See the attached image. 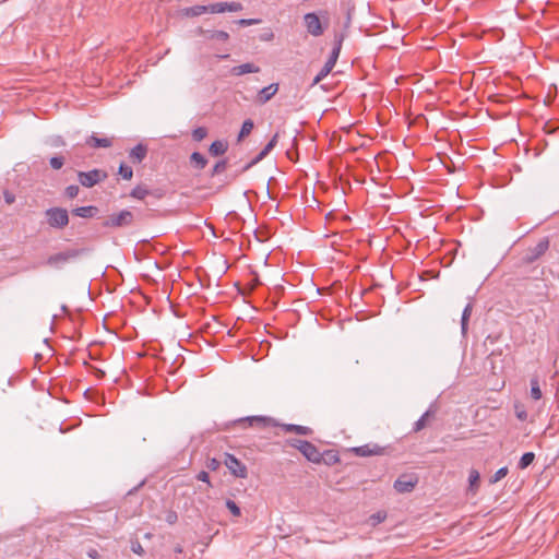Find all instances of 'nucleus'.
I'll return each instance as SVG.
<instances>
[{
    "instance_id": "obj_15",
    "label": "nucleus",
    "mask_w": 559,
    "mask_h": 559,
    "mask_svg": "<svg viewBox=\"0 0 559 559\" xmlns=\"http://www.w3.org/2000/svg\"><path fill=\"white\" fill-rule=\"evenodd\" d=\"M353 451L359 456H371L382 453V449L378 445H373L372 448L369 445L357 447L354 448Z\"/></svg>"
},
{
    "instance_id": "obj_1",
    "label": "nucleus",
    "mask_w": 559,
    "mask_h": 559,
    "mask_svg": "<svg viewBox=\"0 0 559 559\" xmlns=\"http://www.w3.org/2000/svg\"><path fill=\"white\" fill-rule=\"evenodd\" d=\"M242 10L240 2H217L209 5H193L180 11L185 17H197L206 13L218 14L225 12H239Z\"/></svg>"
},
{
    "instance_id": "obj_33",
    "label": "nucleus",
    "mask_w": 559,
    "mask_h": 559,
    "mask_svg": "<svg viewBox=\"0 0 559 559\" xmlns=\"http://www.w3.org/2000/svg\"><path fill=\"white\" fill-rule=\"evenodd\" d=\"M249 421H250L251 426H254V425L266 426L270 424L271 420L265 417L253 416V417L249 418Z\"/></svg>"
},
{
    "instance_id": "obj_12",
    "label": "nucleus",
    "mask_w": 559,
    "mask_h": 559,
    "mask_svg": "<svg viewBox=\"0 0 559 559\" xmlns=\"http://www.w3.org/2000/svg\"><path fill=\"white\" fill-rule=\"evenodd\" d=\"M278 139V134L275 133L270 142L265 145V147L258 154V156L246 167L248 169L250 166L262 160L276 145Z\"/></svg>"
},
{
    "instance_id": "obj_45",
    "label": "nucleus",
    "mask_w": 559,
    "mask_h": 559,
    "mask_svg": "<svg viewBox=\"0 0 559 559\" xmlns=\"http://www.w3.org/2000/svg\"><path fill=\"white\" fill-rule=\"evenodd\" d=\"M4 200L8 204H12L15 201V197L12 193L5 192Z\"/></svg>"
},
{
    "instance_id": "obj_5",
    "label": "nucleus",
    "mask_w": 559,
    "mask_h": 559,
    "mask_svg": "<svg viewBox=\"0 0 559 559\" xmlns=\"http://www.w3.org/2000/svg\"><path fill=\"white\" fill-rule=\"evenodd\" d=\"M224 463L229 472L238 478H246L248 476L247 467L233 454H225Z\"/></svg>"
},
{
    "instance_id": "obj_19",
    "label": "nucleus",
    "mask_w": 559,
    "mask_h": 559,
    "mask_svg": "<svg viewBox=\"0 0 559 559\" xmlns=\"http://www.w3.org/2000/svg\"><path fill=\"white\" fill-rule=\"evenodd\" d=\"M284 429L287 432H295V433L301 435V436H308V435L311 433V429L309 427H306V426L285 425Z\"/></svg>"
},
{
    "instance_id": "obj_43",
    "label": "nucleus",
    "mask_w": 559,
    "mask_h": 559,
    "mask_svg": "<svg viewBox=\"0 0 559 559\" xmlns=\"http://www.w3.org/2000/svg\"><path fill=\"white\" fill-rule=\"evenodd\" d=\"M219 464H221L219 461H217L216 459H212L207 463V467L212 471H216L219 467Z\"/></svg>"
},
{
    "instance_id": "obj_30",
    "label": "nucleus",
    "mask_w": 559,
    "mask_h": 559,
    "mask_svg": "<svg viewBox=\"0 0 559 559\" xmlns=\"http://www.w3.org/2000/svg\"><path fill=\"white\" fill-rule=\"evenodd\" d=\"M508 472H509V471H508V467H501V468H499V469L495 473V475L490 478V483H491V484H496V483H498L499 480H501L503 477H506V476H507Z\"/></svg>"
},
{
    "instance_id": "obj_14",
    "label": "nucleus",
    "mask_w": 559,
    "mask_h": 559,
    "mask_svg": "<svg viewBox=\"0 0 559 559\" xmlns=\"http://www.w3.org/2000/svg\"><path fill=\"white\" fill-rule=\"evenodd\" d=\"M259 71H260V68L250 62L243 63L240 66H236L231 69V73L237 76L243 75L247 73H258Z\"/></svg>"
},
{
    "instance_id": "obj_25",
    "label": "nucleus",
    "mask_w": 559,
    "mask_h": 559,
    "mask_svg": "<svg viewBox=\"0 0 559 559\" xmlns=\"http://www.w3.org/2000/svg\"><path fill=\"white\" fill-rule=\"evenodd\" d=\"M386 519V513L384 511H379L374 514H372L370 518H369V523L372 525V526H376L378 525L379 523L383 522L384 520Z\"/></svg>"
},
{
    "instance_id": "obj_42",
    "label": "nucleus",
    "mask_w": 559,
    "mask_h": 559,
    "mask_svg": "<svg viewBox=\"0 0 559 559\" xmlns=\"http://www.w3.org/2000/svg\"><path fill=\"white\" fill-rule=\"evenodd\" d=\"M197 478L203 483H206L210 487L212 486L211 485V481H210V476L206 472L202 471L200 472L198 475H197Z\"/></svg>"
},
{
    "instance_id": "obj_34",
    "label": "nucleus",
    "mask_w": 559,
    "mask_h": 559,
    "mask_svg": "<svg viewBox=\"0 0 559 559\" xmlns=\"http://www.w3.org/2000/svg\"><path fill=\"white\" fill-rule=\"evenodd\" d=\"M207 134V130L203 127H199L193 130L192 136L195 141H202Z\"/></svg>"
},
{
    "instance_id": "obj_32",
    "label": "nucleus",
    "mask_w": 559,
    "mask_h": 559,
    "mask_svg": "<svg viewBox=\"0 0 559 559\" xmlns=\"http://www.w3.org/2000/svg\"><path fill=\"white\" fill-rule=\"evenodd\" d=\"M547 249H548V240L539 241L534 249L535 250L534 258H537V257L544 254Z\"/></svg>"
},
{
    "instance_id": "obj_10",
    "label": "nucleus",
    "mask_w": 559,
    "mask_h": 559,
    "mask_svg": "<svg viewBox=\"0 0 559 559\" xmlns=\"http://www.w3.org/2000/svg\"><path fill=\"white\" fill-rule=\"evenodd\" d=\"M277 91H278L277 83H273L266 87H263L258 94V102L260 104H265L277 93Z\"/></svg>"
},
{
    "instance_id": "obj_3",
    "label": "nucleus",
    "mask_w": 559,
    "mask_h": 559,
    "mask_svg": "<svg viewBox=\"0 0 559 559\" xmlns=\"http://www.w3.org/2000/svg\"><path fill=\"white\" fill-rule=\"evenodd\" d=\"M133 223V214L129 210H122L119 213L111 214L103 222L104 227L119 228L130 226Z\"/></svg>"
},
{
    "instance_id": "obj_37",
    "label": "nucleus",
    "mask_w": 559,
    "mask_h": 559,
    "mask_svg": "<svg viewBox=\"0 0 559 559\" xmlns=\"http://www.w3.org/2000/svg\"><path fill=\"white\" fill-rule=\"evenodd\" d=\"M428 413L424 414L416 423H415V431H419L425 428L427 424Z\"/></svg>"
},
{
    "instance_id": "obj_27",
    "label": "nucleus",
    "mask_w": 559,
    "mask_h": 559,
    "mask_svg": "<svg viewBox=\"0 0 559 559\" xmlns=\"http://www.w3.org/2000/svg\"><path fill=\"white\" fill-rule=\"evenodd\" d=\"M331 71L332 69L324 64L323 68L319 71V73L314 76L312 85H316L319 82H321Z\"/></svg>"
},
{
    "instance_id": "obj_7",
    "label": "nucleus",
    "mask_w": 559,
    "mask_h": 559,
    "mask_svg": "<svg viewBox=\"0 0 559 559\" xmlns=\"http://www.w3.org/2000/svg\"><path fill=\"white\" fill-rule=\"evenodd\" d=\"M417 484V477L402 475L394 481V489L400 493L411 492Z\"/></svg>"
},
{
    "instance_id": "obj_44",
    "label": "nucleus",
    "mask_w": 559,
    "mask_h": 559,
    "mask_svg": "<svg viewBox=\"0 0 559 559\" xmlns=\"http://www.w3.org/2000/svg\"><path fill=\"white\" fill-rule=\"evenodd\" d=\"M132 550H133V552H135V554H138L140 556H142L144 554V549H143V547L141 546L140 543L134 544L132 546Z\"/></svg>"
},
{
    "instance_id": "obj_20",
    "label": "nucleus",
    "mask_w": 559,
    "mask_h": 559,
    "mask_svg": "<svg viewBox=\"0 0 559 559\" xmlns=\"http://www.w3.org/2000/svg\"><path fill=\"white\" fill-rule=\"evenodd\" d=\"M253 127H254V124H253V121L251 119L245 120L242 126H241L239 135H238V141H241L246 136H248L251 133V131L253 130Z\"/></svg>"
},
{
    "instance_id": "obj_8",
    "label": "nucleus",
    "mask_w": 559,
    "mask_h": 559,
    "mask_svg": "<svg viewBox=\"0 0 559 559\" xmlns=\"http://www.w3.org/2000/svg\"><path fill=\"white\" fill-rule=\"evenodd\" d=\"M304 20L309 34L312 36H320L323 34V27L319 16L316 13H307Z\"/></svg>"
},
{
    "instance_id": "obj_48",
    "label": "nucleus",
    "mask_w": 559,
    "mask_h": 559,
    "mask_svg": "<svg viewBox=\"0 0 559 559\" xmlns=\"http://www.w3.org/2000/svg\"><path fill=\"white\" fill-rule=\"evenodd\" d=\"M473 311V308H472V305L468 304L466 305V307L464 308L463 310V313L462 314H471V312Z\"/></svg>"
},
{
    "instance_id": "obj_26",
    "label": "nucleus",
    "mask_w": 559,
    "mask_h": 559,
    "mask_svg": "<svg viewBox=\"0 0 559 559\" xmlns=\"http://www.w3.org/2000/svg\"><path fill=\"white\" fill-rule=\"evenodd\" d=\"M340 50H341V47H340V46L335 47V48L332 50L330 58H329V59H328V61L325 62V64H326L329 68H331L332 70H333V68H334V66H335V63H336V60H337V58H338V56H340Z\"/></svg>"
},
{
    "instance_id": "obj_49",
    "label": "nucleus",
    "mask_w": 559,
    "mask_h": 559,
    "mask_svg": "<svg viewBox=\"0 0 559 559\" xmlns=\"http://www.w3.org/2000/svg\"><path fill=\"white\" fill-rule=\"evenodd\" d=\"M467 318L466 316H463L462 317V329L465 330V326H466V323H467Z\"/></svg>"
},
{
    "instance_id": "obj_16",
    "label": "nucleus",
    "mask_w": 559,
    "mask_h": 559,
    "mask_svg": "<svg viewBox=\"0 0 559 559\" xmlns=\"http://www.w3.org/2000/svg\"><path fill=\"white\" fill-rule=\"evenodd\" d=\"M146 147L142 144H138L130 152V158L133 163H141L146 156Z\"/></svg>"
},
{
    "instance_id": "obj_22",
    "label": "nucleus",
    "mask_w": 559,
    "mask_h": 559,
    "mask_svg": "<svg viewBox=\"0 0 559 559\" xmlns=\"http://www.w3.org/2000/svg\"><path fill=\"white\" fill-rule=\"evenodd\" d=\"M531 396L532 399H534L535 401H538L542 399L543 394H542V390L539 388V382L537 379H532L531 380Z\"/></svg>"
},
{
    "instance_id": "obj_4",
    "label": "nucleus",
    "mask_w": 559,
    "mask_h": 559,
    "mask_svg": "<svg viewBox=\"0 0 559 559\" xmlns=\"http://www.w3.org/2000/svg\"><path fill=\"white\" fill-rule=\"evenodd\" d=\"M78 178L83 187L92 188L98 182L104 181L107 178V174L100 169H93L91 171H80Z\"/></svg>"
},
{
    "instance_id": "obj_36",
    "label": "nucleus",
    "mask_w": 559,
    "mask_h": 559,
    "mask_svg": "<svg viewBox=\"0 0 559 559\" xmlns=\"http://www.w3.org/2000/svg\"><path fill=\"white\" fill-rule=\"evenodd\" d=\"M260 23H261L260 19H240L237 21V24L240 26H250V25H255V24H260Z\"/></svg>"
},
{
    "instance_id": "obj_23",
    "label": "nucleus",
    "mask_w": 559,
    "mask_h": 559,
    "mask_svg": "<svg viewBox=\"0 0 559 559\" xmlns=\"http://www.w3.org/2000/svg\"><path fill=\"white\" fill-rule=\"evenodd\" d=\"M191 162L194 164V166L199 169H203L206 166V159L205 157L199 153L194 152L191 155Z\"/></svg>"
},
{
    "instance_id": "obj_6",
    "label": "nucleus",
    "mask_w": 559,
    "mask_h": 559,
    "mask_svg": "<svg viewBox=\"0 0 559 559\" xmlns=\"http://www.w3.org/2000/svg\"><path fill=\"white\" fill-rule=\"evenodd\" d=\"M297 448L307 457L308 461L316 464L321 463L322 455L312 443L308 441H300Z\"/></svg>"
},
{
    "instance_id": "obj_35",
    "label": "nucleus",
    "mask_w": 559,
    "mask_h": 559,
    "mask_svg": "<svg viewBox=\"0 0 559 559\" xmlns=\"http://www.w3.org/2000/svg\"><path fill=\"white\" fill-rule=\"evenodd\" d=\"M226 507L233 513V515L240 516V508L233 500H227Z\"/></svg>"
},
{
    "instance_id": "obj_38",
    "label": "nucleus",
    "mask_w": 559,
    "mask_h": 559,
    "mask_svg": "<svg viewBox=\"0 0 559 559\" xmlns=\"http://www.w3.org/2000/svg\"><path fill=\"white\" fill-rule=\"evenodd\" d=\"M63 163L64 162L62 157L55 156L50 158V166L53 169H60L63 166Z\"/></svg>"
},
{
    "instance_id": "obj_24",
    "label": "nucleus",
    "mask_w": 559,
    "mask_h": 559,
    "mask_svg": "<svg viewBox=\"0 0 559 559\" xmlns=\"http://www.w3.org/2000/svg\"><path fill=\"white\" fill-rule=\"evenodd\" d=\"M534 459H535V455H534V453H533V452H526V453H524V454L521 456V459H520L519 467H520L521 469L526 468L527 466H530V465L533 463Z\"/></svg>"
},
{
    "instance_id": "obj_47",
    "label": "nucleus",
    "mask_w": 559,
    "mask_h": 559,
    "mask_svg": "<svg viewBox=\"0 0 559 559\" xmlns=\"http://www.w3.org/2000/svg\"><path fill=\"white\" fill-rule=\"evenodd\" d=\"M88 557L93 558V559H97L98 558V552L97 550L95 549H92L87 552Z\"/></svg>"
},
{
    "instance_id": "obj_40",
    "label": "nucleus",
    "mask_w": 559,
    "mask_h": 559,
    "mask_svg": "<svg viewBox=\"0 0 559 559\" xmlns=\"http://www.w3.org/2000/svg\"><path fill=\"white\" fill-rule=\"evenodd\" d=\"M66 194L70 199L75 198L79 194V187L74 185L67 187Z\"/></svg>"
},
{
    "instance_id": "obj_39",
    "label": "nucleus",
    "mask_w": 559,
    "mask_h": 559,
    "mask_svg": "<svg viewBox=\"0 0 559 559\" xmlns=\"http://www.w3.org/2000/svg\"><path fill=\"white\" fill-rule=\"evenodd\" d=\"M226 166H227V164L225 160H221V162L216 163L215 166L213 167L212 175H217V174L223 173L226 169Z\"/></svg>"
},
{
    "instance_id": "obj_28",
    "label": "nucleus",
    "mask_w": 559,
    "mask_h": 559,
    "mask_svg": "<svg viewBox=\"0 0 559 559\" xmlns=\"http://www.w3.org/2000/svg\"><path fill=\"white\" fill-rule=\"evenodd\" d=\"M221 323L218 322V317H211V321L204 324L206 332H217Z\"/></svg>"
},
{
    "instance_id": "obj_18",
    "label": "nucleus",
    "mask_w": 559,
    "mask_h": 559,
    "mask_svg": "<svg viewBox=\"0 0 559 559\" xmlns=\"http://www.w3.org/2000/svg\"><path fill=\"white\" fill-rule=\"evenodd\" d=\"M210 154L213 156L223 155L227 151V144L223 141H214L210 146Z\"/></svg>"
},
{
    "instance_id": "obj_31",
    "label": "nucleus",
    "mask_w": 559,
    "mask_h": 559,
    "mask_svg": "<svg viewBox=\"0 0 559 559\" xmlns=\"http://www.w3.org/2000/svg\"><path fill=\"white\" fill-rule=\"evenodd\" d=\"M147 194H148V191L142 187H135L131 191V197L139 199V200H143Z\"/></svg>"
},
{
    "instance_id": "obj_46",
    "label": "nucleus",
    "mask_w": 559,
    "mask_h": 559,
    "mask_svg": "<svg viewBox=\"0 0 559 559\" xmlns=\"http://www.w3.org/2000/svg\"><path fill=\"white\" fill-rule=\"evenodd\" d=\"M167 521L170 523V524H174L176 521H177V514L171 512L168 514L167 516Z\"/></svg>"
},
{
    "instance_id": "obj_9",
    "label": "nucleus",
    "mask_w": 559,
    "mask_h": 559,
    "mask_svg": "<svg viewBox=\"0 0 559 559\" xmlns=\"http://www.w3.org/2000/svg\"><path fill=\"white\" fill-rule=\"evenodd\" d=\"M78 252L74 250H69L64 252H59L56 254H51L48 257L46 263L50 266H60L67 262H69L72 258H75Z\"/></svg>"
},
{
    "instance_id": "obj_21",
    "label": "nucleus",
    "mask_w": 559,
    "mask_h": 559,
    "mask_svg": "<svg viewBox=\"0 0 559 559\" xmlns=\"http://www.w3.org/2000/svg\"><path fill=\"white\" fill-rule=\"evenodd\" d=\"M479 473L476 469H471L468 475L469 489L476 491L479 484Z\"/></svg>"
},
{
    "instance_id": "obj_41",
    "label": "nucleus",
    "mask_w": 559,
    "mask_h": 559,
    "mask_svg": "<svg viewBox=\"0 0 559 559\" xmlns=\"http://www.w3.org/2000/svg\"><path fill=\"white\" fill-rule=\"evenodd\" d=\"M515 414L520 420H525L527 418V414L522 405H515Z\"/></svg>"
},
{
    "instance_id": "obj_11",
    "label": "nucleus",
    "mask_w": 559,
    "mask_h": 559,
    "mask_svg": "<svg viewBox=\"0 0 559 559\" xmlns=\"http://www.w3.org/2000/svg\"><path fill=\"white\" fill-rule=\"evenodd\" d=\"M85 144L93 148L98 147H110L112 145V139L109 138H97L95 135H91L86 139Z\"/></svg>"
},
{
    "instance_id": "obj_13",
    "label": "nucleus",
    "mask_w": 559,
    "mask_h": 559,
    "mask_svg": "<svg viewBox=\"0 0 559 559\" xmlns=\"http://www.w3.org/2000/svg\"><path fill=\"white\" fill-rule=\"evenodd\" d=\"M200 33L205 34L206 38L210 40L218 41V43H227L229 40V34L225 31H203L200 29Z\"/></svg>"
},
{
    "instance_id": "obj_2",
    "label": "nucleus",
    "mask_w": 559,
    "mask_h": 559,
    "mask_svg": "<svg viewBox=\"0 0 559 559\" xmlns=\"http://www.w3.org/2000/svg\"><path fill=\"white\" fill-rule=\"evenodd\" d=\"M47 223L53 228H64L69 224V214L66 209L51 207L45 212Z\"/></svg>"
},
{
    "instance_id": "obj_29",
    "label": "nucleus",
    "mask_w": 559,
    "mask_h": 559,
    "mask_svg": "<svg viewBox=\"0 0 559 559\" xmlns=\"http://www.w3.org/2000/svg\"><path fill=\"white\" fill-rule=\"evenodd\" d=\"M119 174L126 180H130L133 176L132 168L126 164H121L119 167Z\"/></svg>"
},
{
    "instance_id": "obj_17",
    "label": "nucleus",
    "mask_w": 559,
    "mask_h": 559,
    "mask_svg": "<svg viewBox=\"0 0 559 559\" xmlns=\"http://www.w3.org/2000/svg\"><path fill=\"white\" fill-rule=\"evenodd\" d=\"M97 212V207L88 205V206H81L73 210V214L79 217H93Z\"/></svg>"
}]
</instances>
